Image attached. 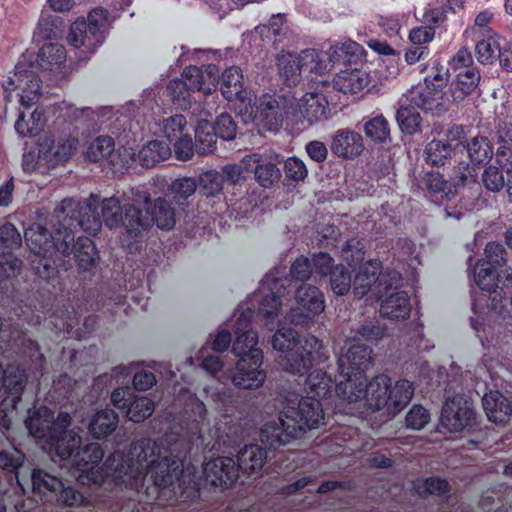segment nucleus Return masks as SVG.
<instances>
[{"instance_id": "c756f323", "label": "nucleus", "mask_w": 512, "mask_h": 512, "mask_svg": "<svg viewBox=\"0 0 512 512\" xmlns=\"http://www.w3.org/2000/svg\"><path fill=\"white\" fill-rule=\"evenodd\" d=\"M237 338L232 345L233 354L239 359L248 358L253 364H263V352L257 348L258 335L255 331L247 330L237 333Z\"/></svg>"}, {"instance_id": "5701e85b", "label": "nucleus", "mask_w": 512, "mask_h": 512, "mask_svg": "<svg viewBox=\"0 0 512 512\" xmlns=\"http://www.w3.org/2000/svg\"><path fill=\"white\" fill-rule=\"evenodd\" d=\"M17 483L23 492L31 491L37 495L54 494L63 486L60 478L43 469H33L29 477L17 474Z\"/></svg>"}, {"instance_id": "b1692460", "label": "nucleus", "mask_w": 512, "mask_h": 512, "mask_svg": "<svg viewBox=\"0 0 512 512\" xmlns=\"http://www.w3.org/2000/svg\"><path fill=\"white\" fill-rule=\"evenodd\" d=\"M299 111L303 119L309 124L327 121L330 116V107L323 93L307 92L299 100Z\"/></svg>"}, {"instance_id": "c9c22d12", "label": "nucleus", "mask_w": 512, "mask_h": 512, "mask_svg": "<svg viewBox=\"0 0 512 512\" xmlns=\"http://www.w3.org/2000/svg\"><path fill=\"white\" fill-rule=\"evenodd\" d=\"M368 84V74L359 69L341 71L334 79L335 88L344 94H357Z\"/></svg>"}, {"instance_id": "4c0bfd02", "label": "nucleus", "mask_w": 512, "mask_h": 512, "mask_svg": "<svg viewBox=\"0 0 512 512\" xmlns=\"http://www.w3.org/2000/svg\"><path fill=\"white\" fill-rule=\"evenodd\" d=\"M147 213L150 214V224L155 223L159 229L171 230L176 223L175 211L170 202L163 197L157 198L154 203L147 206Z\"/></svg>"}, {"instance_id": "4468645a", "label": "nucleus", "mask_w": 512, "mask_h": 512, "mask_svg": "<svg viewBox=\"0 0 512 512\" xmlns=\"http://www.w3.org/2000/svg\"><path fill=\"white\" fill-rule=\"evenodd\" d=\"M278 155L253 153L242 159L246 171H253L256 181L265 188L273 186L280 180L281 172Z\"/></svg>"}, {"instance_id": "052dcab7", "label": "nucleus", "mask_w": 512, "mask_h": 512, "mask_svg": "<svg viewBox=\"0 0 512 512\" xmlns=\"http://www.w3.org/2000/svg\"><path fill=\"white\" fill-rule=\"evenodd\" d=\"M306 383L310 393L314 397L317 396L319 398H325L331 392L333 384L331 377L321 370L311 372L307 377Z\"/></svg>"}, {"instance_id": "4d7b16f0", "label": "nucleus", "mask_w": 512, "mask_h": 512, "mask_svg": "<svg viewBox=\"0 0 512 512\" xmlns=\"http://www.w3.org/2000/svg\"><path fill=\"white\" fill-rule=\"evenodd\" d=\"M40 83V78L32 70L19 71L9 79V85L13 86V89L21 90L22 93L40 92Z\"/></svg>"}, {"instance_id": "f8f14e48", "label": "nucleus", "mask_w": 512, "mask_h": 512, "mask_svg": "<svg viewBox=\"0 0 512 512\" xmlns=\"http://www.w3.org/2000/svg\"><path fill=\"white\" fill-rule=\"evenodd\" d=\"M71 417L66 412H60L54 419L53 412L47 407H40L35 410L25 421L30 434L38 439L48 440L54 437L59 428L69 426Z\"/></svg>"}, {"instance_id": "2f4dec72", "label": "nucleus", "mask_w": 512, "mask_h": 512, "mask_svg": "<svg viewBox=\"0 0 512 512\" xmlns=\"http://www.w3.org/2000/svg\"><path fill=\"white\" fill-rule=\"evenodd\" d=\"M93 206V210L100 217L101 223L104 222L109 228L119 227L122 223L123 208V194L121 197L112 196L100 200Z\"/></svg>"}, {"instance_id": "8fccbe9b", "label": "nucleus", "mask_w": 512, "mask_h": 512, "mask_svg": "<svg viewBox=\"0 0 512 512\" xmlns=\"http://www.w3.org/2000/svg\"><path fill=\"white\" fill-rule=\"evenodd\" d=\"M464 147L469 159L475 164L488 162L493 156L492 145L488 138L484 136L471 138Z\"/></svg>"}, {"instance_id": "f3484780", "label": "nucleus", "mask_w": 512, "mask_h": 512, "mask_svg": "<svg viewBox=\"0 0 512 512\" xmlns=\"http://www.w3.org/2000/svg\"><path fill=\"white\" fill-rule=\"evenodd\" d=\"M403 96L405 102L432 115L439 116L448 110L446 94L443 91L435 90L430 84L413 86Z\"/></svg>"}, {"instance_id": "cd10ccee", "label": "nucleus", "mask_w": 512, "mask_h": 512, "mask_svg": "<svg viewBox=\"0 0 512 512\" xmlns=\"http://www.w3.org/2000/svg\"><path fill=\"white\" fill-rule=\"evenodd\" d=\"M364 150L362 136L350 129L336 131L331 142V151L338 157L352 159Z\"/></svg>"}, {"instance_id": "13d9d810", "label": "nucleus", "mask_w": 512, "mask_h": 512, "mask_svg": "<svg viewBox=\"0 0 512 512\" xmlns=\"http://www.w3.org/2000/svg\"><path fill=\"white\" fill-rule=\"evenodd\" d=\"M478 172L475 165L461 162L453 168L450 176V183L456 192V188L460 186H469L477 181Z\"/></svg>"}, {"instance_id": "774afa93", "label": "nucleus", "mask_w": 512, "mask_h": 512, "mask_svg": "<svg viewBox=\"0 0 512 512\" xmlns=\"http://www.w3.org/2000/svg\"><path fill=\"white\" fill-rule=\"evenodd\" d=\"M364 257V245L357 238L349 239L342 248V258L349 266L361 263Z\"/></svg>"}, {"instance_id": "1a4fd4ad", "label": "nucleus", "mask_w": 512, "mask_h": 512, "mask_svg": "<svg viewBox=\"0 0 512 512\" xmlns=\"http://www.w3.org/2000/svg\"><path fill=\"white\" fill-rule=\"evenodd\" d=\"M27 382L25 371L19 366L8 365L3 369L1 391L7 394L0 402V413H4L2 426L6 429L10 427V420L6 419L7 412L13 411L21 400V394Z\"/></svg>"}, {"instance_id": "f257e3e1", "label": "nucleus", "mask_w": 512, "mask_h": 512, "mask_svg": "<svg viewBox=\"0 0 512 512\" xmlns=\"http://www.w3.org/2000/svg\"><path fill=\"white\" fill-rule=\"evenodd\" d=\"M105 472L120 479L126 487L139 490L147 477L158 487L174 484L183 472V465L157 441L141 438L132 443L127 455L112 453L105 460Z\"/></svg>"}, {"instance_id": "680f3d73", "label": "nucleus", "mask_w": 512, "mask_h": 512, "mask_svg": "<svg viewBox=\"0 0 512 512\" xmlns=\"http://www.w3.org/2000/svg\"><path fill=\"white\" fill-rule=\"evenodd\" d=\"M495 142L497 144V155L505 156L512 154V123L507 121H499L494 133Z\"/></svg>"}, {"instance_id": "a18cd8bd", "label": "nucleus", "mask_w": 512, "mask_h": 512, "mask_svg": "<svg viewBox=\"0 0 512 512\" xmlns=\"http://www.w3.org/2000/svg\"><path fill=\"white\" fill-rule=\"evenodd\" d=\"M74 252L79 268L89 270L95 265L96 249L92 240L88 237L79 236L71 244L70 254Z\"/></svg>"}, {"instance_id": "69168bd1", "label": "nucleus", "mask_w": 512, "mask_h": 512, "mask_svg": "<svg viewBox=\"0 0 512 512\" xmlns=\"http://www.w3.org/2000/svg\"><path fill=\"white\" fill-rule=\"evenodd\" d=\"M485 259L480 260L485 262L489 267L497 270L505 269L507 265L506 250L504 246L498 242H489L485 247Z\"/></svg>"}, {"instance_id": "412c9836", "label": "nucleus", "mask_w": 512, "mask_h": 512, "mask_svg": "<svg viewBox=\"0 0 512 512\" xmlns=\"http://www.w3.org/2000/svg\"><path fill=\"white\" fill-rule=\"evenodd\" d=\"M339 375L336 377V393L338 397L349 403L357 402L361 399L366 400V404L369 407V390L370 382H367L366 375H355L338 371Z\"/></svg>"}, {"instance_id": "2eb2a0df", "label": "nucleus", "mask_w": 512, "mask_h": 512, "mask_svg": "<svg viewBox=\"0 0 512 512\" xmlns=\"http://www.w3.org/2000/svg\"><path fill=\"white\" fill-rule=\"evenodd\" d=\"M259 438L262 444L275 450L300 437L296 433L295 427H292L291 421L283 416L282 410L277 418L268 420L262 425Z\"/></svg>"}, {"instance_id": "0e129e2a", "label": "nucleus", "mask_w": 512, "mask_h": 512, "mask_svg": "<svg viewBox=\"0 0 512 512\" xmlns=\"http://www.w3.org/2000/svg\"><path fill=\"white\" fill-rule=\"evenodd\" d=\"M330 285L336 295H345L351 288V273L344 265H337L330 271Z\"/></svg>"}, {"instance_id": "c03bdc74", "label": "nucleus", "mask_w": 512, "mask_h": 512, "mask_svg": "<svg viewBox=\"0 0 512 512\" xmlns=\"http://www.w3.org/2000/svg\"><path fill=\"white\" fill-rule=\"evenodd\" d=\"M66 60V50L59 43L44 44L37 56L38 64L44 69L52 71L59 68Z\"/></svg>"}, {"instance_id": "09e8293b", "label": "nucleus", "mask_w": 512, "mask_h": 512, "mask_svg": "<svg viewBox=\"0 0 512 512\" xmlns=\"http://www.w3.org/2000/svg\"><path fill=\"white\" fill-rule=\"evenodd\" d=\"M278 70L289 86L299 83L303 72L297 55L290 53L278 57Z\"/></svg>"}, {"instance_id": "6ab92c4d", "label": "nucleus", "mask_w": 512, "mask_h": 512, "mask_svg": "<svg viewBox=\"0 0 512 512\" xmlns=\"http://www.w3.org/2000/svg\"><path fill=\"white\" fill-rule=\"evenodd\" d=\"M372 353V348L365 344H352L345 353H341L338 357V371L344 372L346 375L348 373L366 375L374 363Z\"/></svg>"}, {"instance_id": "39448f33", "label": "nucleus", "mask_w": 512, "mask_h": 512, "mask_svg": "<svg viewBox=\"0 0 512 512\" xmlns=\"http://www.w3.org/2000/svg\"><path fill=\"white\" fill-rule=\"evenodd\" d=\"M98 203V198L90 195L85 206L72 198L64 199L55 208L53 217L58 222L59 227L64 230L65 226L74 230L80 228L89 234H96L101 228L100 217L92 209Z\"/></svg>"}, {"instance_id": "6e6d98bb", "label": "nucleus", "mask_w": 512, "mask_h": 512, "mask_svg": "<svg viewBox=\"0 0 512 512\" xmlns=\"http://www.w3.org/2000/svg\"><path fill=\"white\" fill-rule=\"evenodd\" d=\"M166 92L171 101L180 109H187L191 103V90L183 79H172L167 87Z\"/></svg>"}, {"instance_id": "7ed1b4c3", "label": "nucleus", "mask_w": 512, "mask_h": 512, "mask_svg": "<svg viewBox=\"0 0 512 512\" xmlns=\"http://www.w3.org/2000/svg\"><path fill=\"white\" fill-rule=\"evenodd\" d=\"M275 350L287 352L283 369L289 373L304 375L311 368L314 354L321 349L320 341L313 335L300 339L291 328L279 329L272 338Z\"/></svg>"}, {"instance_id": "e2e57ef3", "label": "nucleus", "mask_w": 512, "mask_h": 512, "mask_svg": "<svg viewBox=\"0 0 512 512\" xmlns=\"http://www.w3.org/2000/svg\"><path fill=\"white\" fill-rule=\"evenodd\" d=\"M364 131L367 137L375 142L383 143L389 138V123L383 115H378L364 125Z\"/></svg>"}, {"instance_id": "f03ea898", "label": "nucleus", "mask_w": 512, "mask_h": 512, "mask_svg": "<svg viewBox=\"0 0 512 512\" xmlns=\"http://www.w3.org/2000/svg\"><path fill=\"white\" fill-rule=\"evenodd\" d=\"M25 240L30 251L36 256L32 261L33 269L41 278L49 279L55 272L54 257L70 255L74 233L70 227L56 228L49 232L36 224L25 232Z\"/></svg>"}, {"instance_id": "603ef678", "label": "nucleus", "mask_w": 512, "mask_h": 512, "mask_svg": "<svg viewBox=\"0 0 512 512\" xmlns=\"http://www.w3.org/2000/svg\"><path fill=\"white\" fill-rule=\"evenodd\" d=\"M452 151L451 143H446L442 140H432L425 147V161L433 166L444 165L446 160L451 157Z\"/></svg>"}, {"instance_id": "9b49d317", "label": "nucleus", "mask_w": 512, "mask_h": 512, "mask_svg": "<svg viewBox=\"0 0 512 512\" xmlns=\"http://www.w3.org/2000/svg\"><path fill=\"white\" fill-rule=\"evenodd\" d=\"M104 452L99 443H90L83 448H78L74 457L73 465L88 476L91 475V480L94 483L104 482L106 479H111L115 485H123L120 479L109 476L105 472V462L101 467L98 464L101 462Z\"/></svg>"}, {"instance_id": "864d4df0", "label": "nucleus", "mask_w": 512, "mask_h": 512, "mask_svg": "<svg viewBox=\"0 0 512 512\" xmlns=\"http://www.w3.org/2000/svg\"><path fill=\"white\" fill-rule=\"evenodd\" d=\"M196 189L197 182L192 177L178 178L170 186L173 200L181 208H185L188 205L187 200L195 193Z\"/></svg>"}, {"instance_id": "6e6552de", "label": "nucleus", "mask_w": 512, "mask_h": 512, "mask_svg": "<svg viewBox=\"0 0 512 512\" xmlns=\"http://www.w3.org/2000/svg\"><path fill=\"white\" fill-rule=\"evenodd\" d=\"M283 416L291 421L299 437L306 431L317 428L324 420L322 404L314 396L301 398L297 406H286Z\"/></svg>"}, {"instance_id": "de8ad7c7", "label": "nucleus", "mask_w": 512, "mask_h": 512, "mask_svg": "<svg viewBox=\"0 0 512 512\" xmlns=\"http://www.w3.org/2000/svg\"><path fill=\"white\" fill-rule=\"evenodd\" d=\"M422 183L431 195L439 196L440 199L450 200L455 195L450 181L445 180L438 172H427Z\"/></svg>"}, {"instance_id": "dca6fc26", "label": "nucleus", "mask_w": 512, "mask_h": 512, "mask_svg": "<svg viewBox=\"0 0 512 512\" xmlns=\"http://www.w3.org/2000/svg\"><path fill=\"white\" fill-rule=\"evenodd\" d=\"M22 238L11 223L0 226V278L15 276L21 267V261L13 258L10 251L20 247Z\"/></svg>"}, {"instance_id": "4be33fe9", "label": "nucleus", "mask_w": 512, "mask_h": 512, "mask_svg": "<svg viewBox=\"0 0 512 512\" xmlns=\"http://www.w3.org/2000/svg\"><path fill=\"white\" fill-rule=\"evenodd\" d=\"M203 473L213 486H230L238 478V468L231 457H217L207 461Z\"/></svg>"}, {"instance_id": "0eeeda50", "label": "nucleus", "mask_w": 512, "mask_h": 512, "mask_svg": "<svg viewBox=\"0 0 512 512\" xmlns=\"http://www.w3.org/2000/svg\"><path fill=\"white\" fill-rule=\"evenodd\" d=\"M149 201L150 195L144 190L130 188L123 192L124 210L120 226L125 228L131 238H136L141 230L150 227L149 217L143 215L140 210V206L147 205Z\"/></svg>"}, {"instance_id": "9d476101", "label": "nucleus", "mask_w": 512, "mask_h": 512, "mask_svg": "<svg viewBox=\"0 0 512 512\" xmlns=\"http://www.w3.org/2000/svg\"><path fill=\"white\" fill-rule=\"evenodd\" d=\"M297 307L289 313V321L295 326H304L315 315L324 310L321 292L315 286L302 285L296 291Z\"/></svg>"}, {"instance_id": "bf43d9fd", "label": "nucleus", "mask_w": 512, "mask_h": 512, "mask_svg": "<svg viewBox=\"0 0 512 512\" xmlns=\"http://www.w3.org/2000/svg\"><path fill=\"white\" fill-rule=\"evenodd\" d=\"M114 140L109 136H99L94 139L86 150V157L92 162H98L109 157L114 151Z\"/></svg>"}, {"instance_id": "c85d7f7f", "label": "nucleus", "mask_w": 512, "mask_h": 512, "mask_svg": "<svg viewBox=\"0 0 512 512\" xmlns=\"http://www.w3.org/2000/svg\"><path fill=\"white\" fill-rule=\"evenodd\" d=\"M483 409L488 419L495 423H505L512 417V400L499 391H490L482 398Z\"/></svg>"}, {"instance_id": "e433bc0d", "label": "nucleus", "mask_w": 512, "mask_h": 512, "mask_svg": "<svg viewBox=\"0 0 512 512\" xmlns=\"http://www.w3.org/2000/svg\"><path fill=\"white\" fill-rule=\"evenodd\" d=\"M242 80L243 75L238 67H230L223 72L221 92L228 101L238 99L242 103L245 102L246 92L243 90Z\"/></svg>"}, {"instance_id": "72a5a7b5", "label": "nucleus", "mask_w": 512, "mask_h": 512, "mask_svg": "<svg viewBox=\"0 0 512 512\" xmlns=\"http://www.w3.org/2000/svg\"><path fill=\"white\" fill-rule=\"evenodd\" d=\"M267 458L266 450L258 444L246 445L237 455L238 472L250 475L259 472Z\"/></svg>"}, {"instance_id": "58836bf2", "label": "nucleus", "mask_w": 512, "mask_h": 512, "mask_svg": "<svg viewBox=\"0 0 512 512\" xmlns=\"http://www.w3.org/2000/svg\"><path fill=\"white\" fill-rule=\"evenodd\" d=\"M118 421V415L114 410L98 411L89 423V432L94 438H106L116 430Z\"/></svg>"}, {"instance_id": "ea45409f", "label": "nucleus", "mask_w": 512, "mask_h": 512, "mask_svg": "<svg viewBox=\"0 0 512 512\" xmlns=\"http://www.w3.org/2000/svg\"><path fill=\"white\" fill-rule=\"evenodd\" d=\"M206 117L211 116L205 112ZM218 135L207 118L198 121L195 128V149L199 154L211 153L216 148Z\"/></svg>"}, {"instance_id": "3c124183", "label": "nucleus", "mask_w": 512, "mask_h": 512, "mask_svg": "<svg viewBox=\"0 0 512 512\" xmlns=\"http://www.w3.org/2000/svg\"><path fill=\"white\" fill-rule=\"evenodd\" d=\"M501 38L498 36H489L476 43L475 55L481 64H491L496 58L499 59L502 45Z\"/></svg>"}, {"instance_id": "37998d69", "label": "nucleus", "mask_w": 512, "mask_h": 512, "mask_svg": "<svg viewBox=\"0 0 512 512\" xmlns=\"http://www.w3.org/2000/svg\"><path fill=\"white\" fill-rule=\"evenodd\" d=\"M170 154L171 149L168 144L159 140H153L142 147L138 153V160L143 167L149 168L166 160Z\"/></svg>"}, {"instance_id": "aec40b11", "label": "nucleus", "mask_w": 512, "mask_h": 512, "mask_svg": "<svg viewBox=\"0 0 512 512\" xmlns=\"http://www.w3.org/2000/svg\"><path fill=\"white\" fill-rule=\"evenodd\" d=\"M262 365L253 364L248 358L238 359L235 369L227 372V378L240 389H258L266 380Z\"/></svg>"}, {"instance_id": "7c9ffc66", "label": "nucleus", "mask_w": 512, "mask_h": 512, "mask_svg": "<svg viewBox=\"0 0 512 512\" xmlns=\"http://www.w3.org/2000/svg\"><path fill=\"white\" fill-rule=\"evenodd\" d=\"M382 301L380 314L391 320H404L410 315L411 305L405 291H389Z\"/></svg>"}, {"instance_id": "49530a36", "label": "nucleus", "mask_w": 512, "mask_h": 512, "mask_svg": "<svg viewBox=\"0 0 512 512\" xmlns=\"http://www.w3.org/2000/svg\"><path fill=\"white\" fill-rule=\"evenodd\" d=\"M126 410L127 418L134 423H141L149 418L154 410V402L147 396L133 395Z\"/></svg>"}, {"instance_id": "79ce46f5", "label": "nucleus", "mask_w": 512, "mask_h": 512, "mask_svg": "<svg viewBox=\"0 0 512 512\" xmlns=\"http://www.w3.org/2000/svg\"><path fill=\"white\" fill-rule=\"evenodd\" d=\"M96 40L97 37L90 33L89 24L84 19H77L71 25L68 41L75 48L87 47L94 51L103 42Z\"/></svg>"}, {"instance_id": "473e14b6", "label": "nucleus", "mask_w": 512, "mask_h": 512, "mask_svg": "<svg viewBox=\"0 0 512 512\" xmlns=\"http://www.w3.org/2000/svg\"><path fill=\"white\" fill-rule=\"evenodd\" d=\"M480 79V72L477 68L458 71L456 80L450 87L452 101L459 103L473 94L479 85Z\"/></svg>"}, {"instance_id": "a211bd4d", "label": "nucleus", "mask_w": 512, "mask_h": 512, "mask_svg": "<svg viewBox=\"0 0 512 512\" xmlns=\"http://www.w3.org/2000/svg\"><path fill=\"white\" fill-rule=\"evenodd\" d=\"M40 157L47 167H56L66 162L76 150L78 140L74 137L46 135L40 141Z\"/></svg>"}, {"instance_id": "ddd939ff", "label": "nucleus", "mask_w": 512, "mask_h": 512, "mask_svg": "<svg viewBox=\"0 0 512 512\" xmlns=\"http://www.w3.org/2000/svg\"><path fill=\"white\" fill-rule=\"evenodd\" d=\"M473 418V403L463 395L447 399L442 408L441 423L450 432L463 430L471 424Z\"/></svg>"}, {"instance_id": "393cba45", "label": "nucleus", "mask_w": 512, "mask_h": 512, "mask_svg": "<svg viewBox=\"0 0 512 512\" xmlns=\"http://www.w3.org/2000/svg\"><path fill=\"white\" fill-rule=\"evenodd\" d=\"M282 115L280 101L274 96L263 95L256 102L255 107H251L248 118L260 120L268 130H276L282 122Z\"/></svg>"}, {"instance_id": "20e7f679", "label": "nucleus", "mask_w": 512, "mask_h": 512, "mask_svg": "<svg viewBox=\"0 0 512 512\" xmlns=\"http://www.w3.org/2000/svg\"><path fill=\"white\" fill-rule=\"evenodd\" d=\"M369 391V409L380 411L382 416L392 419L410 403L415 387L407 379L392 384L387 375L379 374L370 381Z\"/></svg>"}, {"instance_id": "bb28decb", "label": "nucleus", "mask_w": 512, "mask_h": 512, "mask_svg": "<svg viewBox=\"0 0 512 512\" xmlns=\"http://www.w3.org/2000/svg\"><path fill=\"white\" fill-rule=\"evenodd\" d=\"M268 288L269 293L262 297L259 306V312L266 319V326H269V321L273 320L277 315L279 308L282 305V297L284 296L285 287L282 280L272 279L266 277L261 284L262 290Z\"/></svg>"}, {"instance_id": "a878e982", "label": "nucleus", "mask_w": 512, "mask_h": 512, "mask_svg": "<svg viewBox=\"0 0 512 512\" xmlns=\"http://www.w3.org/2000/svg\"><path fill=\"white\" fill-rule=\"evenodd\" d=\"M474 279L479 288L484 292L491 293L498 288V284L510 285L512 283V268L505 266L500 271L489 267L485 262L477 261L474 269Z\"/></svg>"}, {"instance_id": "423d86ee", "label": "nucleus", "mask_w": 512, "mask_h": 512, "mask_svg": "<svg viewBox=\"0 0 512 512\" xmlns=\"http://www.w3.org/2000/svg\"><path fill=\"white\" fill-rule=\"evenodd\" d=\"M400 285V275L396 271L381 272L380 263L368 261L356 274L353 283V293L362 298L371 293L375 298L384 297L389 291Z\"/></svg>"}, {"instance_id": "a19ab883", "label": "nucleus", "mask_w": 512, "mask_h": 512, "mask_svg": "<svg viewBox=\"0 0 512 512\" xmlns=\"http://www.w3.org/2000/svg\"><path fill=\"white\" fill-rule=\"evenodd\" d=\"M396 120L401 130L409 135L420 131L422 118L417 107L405 102V97L400 100V107L396 112Z\"/></svg>"}, {"instance_id": "5fc2aeb1", "label": "nucleus", "mask_w": 512, "mask_h": 512, "mask_svg": "<svg viewBox=\"0 0 512 512\" xmlns=\"http://www.w3.org/2000/svg\"><path fill=\"white\" fill-rule=\"evenodd\" d=\"M414 488L420 496H447L451 487L447 480L440 477H429L415 483Z\"/></svg>"}, {"instance_id": "338daca9", "label": "nucleus", "mask_w": 512, "mask_h": 512, "mask_svg": "<svg viewBox=\"0 0 512 512\" xmlns=\"http://www.w3.org/2000/svg\"><path fill=\"white\" fill-rule=\"evenodd\" d=\"M186 125V118L181 114H176L163 120L162 131L165 137L173 142L186 134L184 132Z\"/></svg>"}, {"instance_id": "f704fd0d", "label": "nucleus", "mask_w": 512, "mask_h": 512, "mask_svg": "<svg viewBox=\"0 0 512 512\" xmlns=\"http://www.w3.org/2000/svg\"><path fill=\"white\" fill-rule=\"evenodd\" d=\"M67 428L68 426L59 428L54 437H49L46 441L63 460L70 458L81 444L80 436Z\"/></svg>"}]
</instances>
